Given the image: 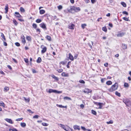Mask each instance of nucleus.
<instances>
[{"label": "nucleus", "instance_id": "nucleus-22", "mask_svg": "<svg viewBox=\"0 0 131 131\" xmlns=\"http://www.w3.org/2000/svg\"><path fill=\"white\" fill-rule=\"evenodd\" d=\"M40 13L41 14H44L45 13V11L43 9H41L39 11Z\"/></svg>", "mask_w": 131, "mask_h": 131}, {"label": "nucleus", "instance_id": "nucleus-13", "mask_svg": "<svg viewBox=\"0 0 131 131\" xmlns=\"http://www.w3.org/2000/svg\"><path fill=\"white\" fill-rule=\"evenodd\" d=\"M60 125H61V127H62L63 129L65 130L66 131H68V129H66V127L64 125L61 124H60Z\"/></svg>", "mask_w": 131, "mask_h": 131}, {"label": "nucleus", "instance_id": "nucleus-40", "mask_svg": "<svg viewBox=\"0 0 131 131\" xmlns=\"http://www.w3.org/2000/svg\"><path fill=\"white\" fill-rule=\"evenodd\" d=\"M115 94L119 97L121 96L120 94L117 91L115 92Z\"/></svg>", "mask_w": 131, "mask_h": 131}, {"label": "nucleus", "instance_id": "nucleus-5", "mask_svg": "<svg viewBox=\"0 0 131 131\" xmlns=\"http://www.w3.org/2000/svg\"><path fill=\"white\" fill-rule=\"evenodd\" d=\"M40 26L43 29H45V30H47V29L46 24L44 23H42L41 24H40Z\"/></svg>", "mask_w": 131, "mask_h": 131}, {"label": "nucleus", "instance_id": "nucleus-21", "mask_svg": "<svg viewBox=\"0 0 131 131\" xmlns=\"http://www.w3.org/2000/svg\"><path fill=\"white\" fill-rule=\"evenodd\" d=\"M20 125L22 127H26V125L25 123H21L20 124Z\"/></svg>", "mask_w": 131, "mask_h": 131}, {"label": "nucleus", "instance_id": "nucleus-64", "mask_svg": "<svg viewBox=\"0 0 131 131\" xmlns=\"http://www.w3.org/2000/svg\"><path fill=\"white\" fill-rule=\"evenodd\" d=\"M91 1L92 4H94L96 2L95 0H91Z\"/></svg>", "mask_w": 131, "mask_h": 131}, {"label": "nucleus", "instance_id": "nucleus-15", "mask_svg": "<svg viewBox=\"0 0 131 131\" xmlns=\"http://www.w3.org/2000/svg\"><path fill=\"white\" fill-rule=\"evenodd\" d=\"M122 47L123 49H125L127 48V46L126 44H125L122 43Z\"/></svg>", "mask_w": 131, "mask_h": 131}, {"label": "nucleus", "instance_id": "nucleus-53", "mask_svg": "<svg viewBox=\"0 0 131 131\" xmlns=\"http://www.w3.org/2000/svg\"><path fill=\"white\" fill-rule=\"evenodd\" d=\"M123 19L126 21H128L129 20V19L128 18H127L126 17H124L123 18Z\"/></svg>", "mask_w": 131, "mask_h": 131}, {"label": "nucleus", "instance_id": "nucleus-59", "mask_svg": "<svg viewBox=\"0 0 131 131\" xmlns=\"http://www.w3.org/2000/svg\"><path fill=\"white\" fill-rule=\"evenodd\" d=\"M4 89L6 91H8L9 90V88L8 87H6L4 88Z\"/></svg>", "mask_w": 131, "mask_h": 131}, {"label": "nucleus", "instance_id": "nucleus-60", "mask_svg": "<svg viewBox=\"0 0 131 131\" xmlns=\"http://www.w3.org/2000/svg\"><path fill=\"white\" fill-rule=\"evenodd\" d=\"M78 54H74V59H76L77 57H78Z\"/></svg>", "mask_w": 131, "mask_h": 131}, {"label": "nucleus", "instance_id": "nucleus-58", "mask_svg": "<svg viewBox=\"0 0 131 131\" xmlns=\"http://www.w3.org/2000/svg\"><path fill=\"white\" fill-rule=\"evenodd\" d=\"M15 44L16 46L18 47H19L20 46V44L18 42H16Z\"/></svg>", "mask_w": 131, "mask_h": 131}, {"label": "nucleus", "instance_id": "nucleus-12", "mask_svg": "<svg viewBox=\"0 0 131 131\" xmlns=\"http://www.w3.org/2000/svg\"><path fill=\"white\" fill-rule=\"evenodd\" d=\"M5 120L10 124H12L13 123V122H12V120L10 119L6 118V119Z\"/></svg>", "mask_w": 131, "mask_h": 131}, {"label": "nucleus", "instance_id": "nucleus-31", "mask_svg": "<svg viewBox=\"0 0 131 131\" xmlns=\"http://www.w3.org/2000/svg\"><path fill=\"white\" fill-rule=\"evenodd\" d=\"M102 30L103 31L106 32L107 31V30L106 27H102Z\"/></svg>", "mask_w": 131, "mask_h": 131}, {"label": "nucleus", "instance_id": "nucleus-36", "mask_svg": "<svg viewBox=\"0 0 131 131\" xmlns=\"http://www.w3.org/2000/svg\"><path fill=\"white\" fill-rule=\"evenodd\" d=\"M92 113L94 115H96V112L93 110H91Z\"/></svg>", "mask_w": 131, "mask_h": 131}, {"label": "nucleus", "instance_id": "nucleus-46", "mask_svg": "<svg viewBox=\"0 0 131 131\" xmlns=\"http://www.w3.org/2000/svg\"><path fill=\"white\" fill-rule=\"evenodd\" d=\"M0 103L2 106H3V107H5V104L3 102L1 101L0 102Z\"/></svg>", "mask_w": 131, "mask_h": 131}, {"label": "nucleus", "instance_id": "nucleus-34", "mask_svg": "<svg viewBox=\"0 0 131 131\" xmlns=\"http://www.w3.org/2000/svg\"><path fill=\"white\" fill-rule=\"evenodd\" d=\"M13 21L15 26H17V25L18 23L15 20H14Z\"/></svg>", "mask_w": 131, "mask_h": 131}, {"label": "nucleus", "instance_id": "nucleus-45", "mask_svg": "<svg viewBox=\"0 0 131 131\" xmlns=\"http://www.w3.org/2000/svg\"><path fill=\"white\" fill-rule=\"evenodd\" d=\"M32 26L33 27L35 28H36L37 27V25L36 24L34 23L33 24Z\"/></svg>", "mask_w": 131, "mask_h": 131}, {"label": "nucleus", "instance_id": "nucleus-23", "mask_svg": "<svg viewBox=\"0 0 131 131\" xmlns=\"http://www.w3.org/2000/svg\"><path fill=\"white\" fill-rule=\"evenodd\" d=\"M26 38L27 40L28 41H31V38L30 36H27L26 37Z\"/></svg>", "mask_w": 131, "mask_h": 131}, {"label": "nucleus", "instance_id": "nucleus-1", "mask_svg": "<svg viewBox=\"0 0 131 131\" xmlns=\"http://www.w3.org/2000/svg\"><path fill=\"white\" fill-rule=\"evenodd\" d=\"M70 9H68V10L69 12L74 11L75 12H77L80 10V9L79 7H76L74 6H70Z\"/></svg>", "mask_w": 131, "mask_h": 131}, {"label": "nucleus", "instance_id": "nucleus-11", "mask_svg": "<svg viewBox=\"0 0 131 131\" xmlns=\"http://www.w3.org/2000/svg\"><path fill=\"white\" fill-rule=\"evenodd\" d=\"M69 58L72 61L74 60V58L71 53H69Z\"/></svg>", "mask_w": 131, "mask_h": 131}, {"label": "nucleus", "instance_id": "nucleus-30", "mask_svg": "<svg viewBox=\"0 0 131 131\" xmlns=\"http://www.w3.org/2000/svg\"><path fill=\"white\" fill-rule=\"evenodd\" d=\"M124 86L125 87H128L129 86V85L126 82H125L124 83Z\"/></svg>", "mask_w": 131, "mask_h": 131}, {"label": "nucleus", "instance_id": "nucleus-61", "mask_svg": "<svg viewBox=\"0 0 131 131\" xmlns=\"http://www.w3.org/2000/svg\"><path fill=\"white\" fill-rule=\"evenodd\" d=\"M24 60L25 62L26 63H28V60L27 59L25 58L24 59Z\"/></svg>", "mask_w": 131, "mask_h": 131}, {"label": "nucleus", "instance_id": "nucleus-8", "mask_svg": "<svg viewBox=\"0 0 131 131\" xmlns=\"http://www.w3.org/2000/svg\"><path fill=\"white\" fill-rule=\"evenodd\" d=\"M130 100L128 99H123V102L126 104L127 105V104L129 102V101Z\"/></svg>", "mask_w": 131, "mask_h": 131}, {"label": "nucleus", "instance_id": "nucleus-33", "mask_svg": "<svg viewBox=\"0 0 131 131\" xmlns=\"http://www.w3.org/2000/svg\"><path fill=\"white\" fill-rule=\"evenodd\" d=\"M9 131H18L17 130L16 128L9 129Z\"/></svg>", "mask_w": 131, "mask_h": 131}, {"label": "nucleus", "instance_id": "nucleus-17", "mask_svg": "<svg viewBox=\"0 0 131 131\" xmlns=\"http://www.w3.org/2000/svg\"><path fill=\"white\" fill-rule=\"evenodd\" d=\"M52 92L56 93H62V91H58L56 90H53Z\"/></svg>", "mask_w": 131, "mask_h": 131}, {"label": "nucleus", "instance_id": "nucleus-52", "mask_svg": "<svg viewBox=\"0 0 131 131\" xmlns=\"http://www.w3.org/2000/svg\"><path fill=\"white\" fill-rule=\"evenodd\" d=\"M39 116L38 115H35V116L33 117V118H38Z\"/></svg>", "mask_w": 131, "mask_h": 131}, {"label": "nucleus", "instance_id": "nucleus-16", "mask_svg": "<svg viewBox=\"0 0 131 131\" xmlns=\"http://www.w3.org/2000/svg\"><path fill=\"white\" fill-rule=\"evenodd\" d=\"M52 92L56 93H62V91H58L56 90H53Z\"/></svg>", "mask_w": 131, "mask_h": 131}, {"label": "nucleus", "instance_id": "nucleus-28", "mask_svg": "<svg viewBox=\"0 0 131 131\" xmlns=\"http://www.w3.org/2000/svg\"><path fill=\"white\" fill-rule=\"evenodd\" d=\"M121 4L124 7H125L126 6V4L124 2H122L121 3Z\"/></svg>", "mask_w": 131, "mask_h": 131}, {"label": "nucleus", "instance_id": "nucleus-57", "mask_svg": "<svg viewBox=\"0 0 131 131\" xmlns=\"http://www.w3.org/2000/svg\"><path fill=\"white\" fill-rule=\"evenodd\" d=\"M66 62H65L64 61H61L60 63V64H62L63 65H64L66 64Z\"/></svg>", "mask_w": 131, "mask_h": 131}, {"label": "nucleus", "instance_id": "nucleus-41", "mask_svg": "<svg viewBox=\"0 0 131 131\" xmlns=\"http://www.w3.org/2000/svg\"><path fill=\"white\" fill-rule=\"evenodd\" d=\"M41 21H42V20L41 19H37L36 20V21L37 23H40V22H41Z\"/></svg>", "mask_w": 131, "mask_h": 131}, {"label": "nucleus", "instance_id": "nucleus-14", "mask_svg": "<svg viewBox=\"0 0 131 131\" xmlns=\"http://www.w3.org/2000/svg\"><path fill=\"white\" fill-rule=\"evenodd\" d=\"M5 13H7L8 12V4H6V5L5 7Z\"/></svg>", "mask_w": 131, "mask_h": 131}, {"label": "nucleus", "instance_id": "nucleus-2", "mask_svg": "<svg viewBox=\"0 0 131 131\" xmlns=\"http://www.w3.org/2000/svg\"><path fill=\"white\" fill-rule=\"evenodd\" d=\"M118 87V84L115 83L111 87L108 89V90L110 92H112L117 89Z\"/></svg>", "mask_w": 131, "mask_h": 131}, {"label": "nucleus", "instance_id": "nucleus-19", "mask_svg": "<svg viewBox=\"0 0 131 131\" xmlns=\"http://www.w3.org/2000/svg\"><path fill=\"white\" fill-rule=\"evenodd\" d=\"M106 84L108 85H111L112 84V82L111 81H109L106 82Z\"/></svg>", "mask_w": 131, "mask_h": 131}, {"label": "nucleus", "instance_id": "nucleus-63", "mask_svg": "<svg viewBox=\"0 0 131 131\" xmlns=\"http://www.w3.org/2000/svg\"><path fill=\"white\" fill-rule=\"evenodd\" d=\"M3 41H4L3 44H4V45L5 46H7V44L6 43V42H5L4 41V40H3Z\"/></svg>", "mask_w": 131, "mask_h": 131}, {"label": "nucleus", "instance_id": "nucleus-47", "mask_svg": "<svg viewBox=\"0 0 131 131\" xmlns=\"http://www.w3.org/2000/svg\"><path fill=\"white\" fill-rule=\"evenodd\" d=\"M42 125L44 126H47L48 125L47 124L45 123H42Z\"/></svg>", "mask_w": 131, "mask_h": 131}, {"label": "nucleus", "instance_id": "nucleus-7", "mask_svg": "<svg viewBox=\"0 0 131 131\" xmlns=\"http://www.w3.org/2000/svg\"><path fill=\"white\" fill-rule=\"evenodd\" d=\"M21 42L24 44L26 43V40L25 39V37L24 35L21 36Z\"/></svg>", "mask_w": 131, "mask_h": 131}, {"label": "nucleus", "instance_id": "nucleus-54", "mask_svg": "<svg viewBox=\"0 0 131 131\" xmlns=\"http://www.w3.org/2000/svg\"><path fill=\"white\" fill-rule=\"evenodd\" d=\"M52 91H53V89H50L49 90V91H47V92H49V93H51L52 92Z\"/></svg>", "mask_w": 131, "mask_h": 131}, {"label": "nucleus", "instance_id": "nucleus-51", "mask_svg": "<svg viewBox=\"0 0 131 131\" xmlns=\"http://www.w3.org/2000/svg\"><path fill=\"white\" fill-rule=\"evenodd\" d=\"M122 13L124 14H125L126 15H128V13L126 11H123V12Z\"/></svg>", "mask_w": 131, "mask_h": 131}, {"label": "nucleus", "instance_id": "nucleus-18", "mask_svg": "<svg viewBox=\"0 0 131 131\" xmlns=\"http://www.w3.org/2000/svg\"><path fill=\"white\" fill-rule=\"evenodd\" d=\"M51 77L55 79L56 81H58L59 80V79L58 78L56 77L54 75H51Z\"/></svg>", "mask_w": 131, "mask_h": 131}, {"label": "nucleus", "instance_id": "nucleus-9", "mask_svg": "<svg viewBox=\"0 0 131 131\" xmlns=\"http://www.w3.org/2000/svg\"><path fill=\"white\" fill-rule=\"evenodd\" d=\"M125 34V33L123 32H118V34L117 35V37H122Z\"/></svg>", "mask_w": 131, "mask_h": 131}, {"label": "nucleus", "instance_id": "nucleus-26", "mask_svg": "<svg viewBox=\"0 0 131 131\" xmlns=\"http://www.w3.org/2000/svg\"><path fill=\"white\" fill-rule=\"evenodd\" d=\"M87 26V25L86 24H81V27L83 29H84L85 27H86Z\"/></svg>", "mask_w": 131, "mask_h": 131}, {"label": "nucleus", "instance_id": "nucleus-39", "mask_svg": "<svg viewBox=\"0 0 131 131\" xmlns=\"http://www.w3.org/2000/svg\"><path fill=\"white\" fill-rule=\"evenodd\" d=\"M79 82L81 83L85 84V82L84 81L82 80H79Z\"/></svg>", "mask_w": 131, "mask_h": 131}, {"label": "nucleus", "instance_id": "nucleus-43", "mask_svg": "<svg viewBox=\"0 0 131 131\" xmlns=\"http://www.w3.org/2000/svg\"><path fill=\"white\" fill-rule=\"evenodd\" d=\"M20 10L21 12H25V10L22 7H21L20 8Z\"/></svg>", "mask_w": 131, "mask_h": 131}, {"label": "nucleus", "instance_id": "nucleus-25", "mask_svg": "<svg viewBox=\"0 0 131 131\" xmlns=\"http://www.w3.org/2000/svg\"><path fill=\"white\" fill-rule=\"evenodd\" d=\"M63 99L64 100H71V99L70 97H67V96L64 97L63 98Z\"/></svg>", "mask_w": 131, "mask_h": 131}, {"label": "nucleus", "instance_id": "nucleus-42", "mask_svg": "<svg viewBox=\"0 0 131 131\" xmlns=\"http://www.w3.org/2000/svg\"><path fill=\"white\" fill-rule=\"evenodd\" d=\"M113 123V121L112 120H110L109 121L107 122V123L108 124H112Z\"/></svg>", "mask_w": 131, "mask_h": 131}, {"label": "nucleus", "instance_id": "nucleus-24", "mask_svg": "<svg viewBox=\"0 0 131 131\" xmlns=\"http://www.w3.org/2000/svg\"><path fill=\"white\" fill-rule=\"evenodd\" d=\"M61 75L62 76L65 77H67L68 76V75L67 74H66V73L64 72H63L62 73Z\"/></svg>", "mask_w": 131, "mask_h": 131}, {"label": "nucleus", "instance_id": "nucleus-49", "mask_svg": "<svg viewBox=\"0 0 131 131\" xmlns=\"http://www.w3.org/2000/svg\"><path fill=\"white\" fill-rule=\"evenodd\" d=\"M24 99L27 102H29V101H30V99H27L26 98V97H24Z\"/></svg>", "mask_w": 131, "mask_h": 131}, {"label": "nucleus", "instance_id": "nucleus-55", "mask_svg": "<svg viewBox=\"0 0 131 131\" xmlns=\"http://www.w3.org/2000/svg\"><path fill=\"white\" fill-rule=\"evenodd\" d=\"M70 63H71L70 61H69L68 63L67 64V67L68 68H69L70 66H69V64Z\"/></svg>", "mask_w": 131, "mask_h": 131}, {"label": "nucleus", "instance_id": "nucleus-48", "mask_svg": "<svg viewBox=\"0 0 131 131\" xmlns=\"http://www.w3.org/2000/svg\"><path fill=\"white\" fill-rule=\"evenodd\" d=\"M57 71L59 73H61L63 71V70L62 69H60L58 70Z\"/></svg>", "mask_w": 131, "mask_h": 131}, {"label": "nucleus", "instance_id": "nucleus-32", "mask_svg": "<svg viewBox=\"0 0 131 131\" xmlns=\"http://www.w3.org/2000/svg\"><path fill=\"white\" fill-rule=\"evenodd\" d=\"M126 106H131V100H129V102H128V103L127 104Z\"/></svg>", "mask_w": 131, "mask_h": 131}, {"label": "nucleus", "instance_id": "nucleus-44", "mask_svg": "<svg viewBox=\"0 0 131 131\" xmlns=\"http://www.w3.org/2000/svg\"><path fill=\"white\" fill-rule=\"evenodd\" d=\"M58 9L60 10L62 9V6L60 5L58 6Z\"/></svg>", "mask_w": 131, "mask_h": 131}, {"label": "nucleus", "instance_id": "nucleus-62", "mask_svg": "<svg viewBox=\"0 0 131 131\" xmlns=\"http://www.w3.org/2000/svg\"><path fill=\"white\" fill-rule=\"evenodd\" d=\"M81 128L83 130H86V129L84 127L81 126Z\"/></svg>", "mask_w": 131, "mask_h": 131}, {"label": "nucleus", "instance_id": "nucleus-3", "mask_svg": "<svg viewBox=\"0 0 131 131\" xmlns=\"http://www.w3.org/2000/svg\"><path fill=\"white\" fill-rule=\"evenodd\" d=\"M92 90H91L88 88H85L84 90H82V91L85 93L88 94L89 93H91L92 92Z\"/></svg>", "mask_w": 131, "mask_h": 131}, {"label": "nucleus", "instance_id": "nucleus-20", "mask_svg": "<svg viewBox=\"0 0 131 131\" xmlns=\"http://www.w3.org/2000/svg\"><path fill=\"white\" fill-rule=\"evenodd\" d=\"M57 106H58L60 107V108H67V106H63L62 105H59L58 104H57Z\"/></svg>", "mask_w": 131, "mask_h": 131}, {"label": "nucleus", "instance_id": "nucleus-37", "mask_svg": "<svg viewBox=\"0 0 131 131\" xmlns=\"http://www.w3.org/2000/svg\"><path fill=\"white\" fill-rule=\"evenodd\" d=\"M47 38L49 41H50L51 40V37L47 35Z\"/></svg>", "mask_w": 131, "mask_h": 131}, {"label": "nucleus", "instance_id": "nucleus-35", "mask_svg": "<svg viewBox=\"0 0 131 131\" xmlns=\"http://www.w3.org/2000/svg\"><path fill=\"white\" fill-rule=\"evenodd\" d=\"M1 36L2 38L3 39L4 41H5L6 40L5 38V37L4 36L3 33H1Z\"/></svg>", "mask_w": 131, "mask_h": 131}, {"label": "nucleus", "instance_id": "nucleus-10", "mask_svg": "<svg viewBox=\"0 0 131 131\" xmlns=\"http://www.w3.org/2000/svg\"><path fill=\"white\" fill-rule=\"evenodd\" d=\"M73 128L75 130H80V128L79 126L77 125H75L73 126Z\"/></svg>", "mask_w": 131, "mask_h": 131}, {"label": "nucleus", "instance_id": "nucleus-38", "mask_svg": "<svg viewBox=\"0 0 131 131\" xmlns=\"http://www.w3.org/2000/svg\"><path fill=\"white\" fill-rule=\"evenodd\" d=\"M106 80V79L105 78H102L101 79V82L102 83H103Z\"/></svg>", "mask_w": 131, "mask_h": 131}, {"label": "nucleus", "instance_id": "nucleus-29", "mask_svg": "<svg viewBox=\"0 0 131 131\" xmlns=\"http://www.w3.org/2000/svg\"><path fill=\"white\" fill-rule=\"evenodd\" d=\"M41 59L40 57H38L37 60V62L38 63H39L41 62Z\"/></svg>", "mask_w": 131, "mask_h": 131}, {"label": "nucleus", "instance_id": "nucleus-6", "mask_svg": "<svg viewBox=\"0 0 131 131\" xmlns=\"http://www.w3.org/2000/svg\"><path fill=\"white\" fill-rule=\"evenodd\" d=\"M74 27V25L73 24L70 23L68 26V28L71 29H73Z\"/></svg>", "mask_w": 131, "mask_h": 131}, {"label": "nucleus", "instance_id": "nucleus-56", "mask_svg": "<svg viewBox=\"0 0 131 131\" xmlns=\"http://www.w3.org/2000/svg\"><path fill=\"white\" fill-rule=\"evenodd\" d=\"M102 104V103H98V105L100 106V108H101Z\"/></svg>", "mask_w": 131, "mask_h": 131}, {"label": "nucleus", "instance_id": "nucleus-50", "mask_svg": "<svg viewBox=\"0 0 131 131\" xmlns=\"http://www.w3.org/2000/svg\"><path fill=\"white\" fill-rule=\"evenodd\" d=\"M23 119V118H18L16 119V121H20L21 120H22Z\"/></svg>", "mask_w": 131, "mask_h": 131}, {"label": "nucleus", "instance_id": "nucleus-4", "mask_svg": "<svg viewBox=\"0 0 131 131\" xmlns=\"http://www.w3.org/2000/svg\"><path fill=\"white\" fill-rule=\"evenodd\" d=\"M41 48L42 49L41 51V52L42 53H44L47 50V48L46 47H44L43 45H41Z\"/></svg>", "mask_w": 131, "mask_h": 131}, {"label": "nucleus", "instance_id": "nucleus-27", "mask_svg": "<svg viewBox=\"0 0 131 131\" xmlns=\"http://www.w3.org/2000/svg\"><path fill=\"white\" fill-rule=\"evenodd\" d=\"M15 14L16 15V16L18 17H19L21 16V15L19 13L17 12H15Z\"/></svg>", "mask_w": 131, "mask_h": 131}]
</instances>
